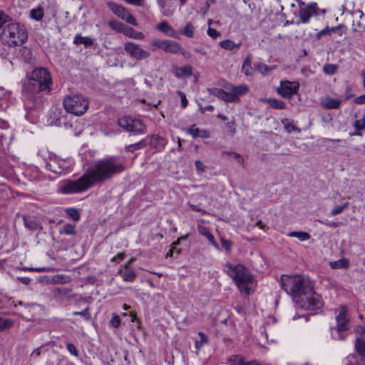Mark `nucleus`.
<instances>
[{"label":"nucleus","mask_w":365,"mask_h":365,"mask_svg":"<svg viewBox=\"0 0 365 365\" xmlns=\"http://www.w3.org/2000/svg\"><path fill=\"white\" fill-rule=\"evenodd\" d=\"M124 170L123 160L118 156L106 158L96 161L93 166L78 180H66L60 182L58 192L63 195L81 192L93 184L108 180Z\"/></svg>","instance_id":"nucleus-1"},{"label":"nucleus","mask_w":365,"mask_h":365,"mask_svg":"<svg viewBox=\"0 0 365 365\" xmlns=\"http://www.w3.org/2000/svg\"><path fill=\"white\" fill-rule=\"evenodd\" d=\"M27 76L28 82L22 87L23 100L26 109L32 110L41 106L40 93L51 91L52 79L49 71L43 67L34 68Z\"/></svg>","instance_id":"nucleus-2"},{"label":"nucleus","mask_w":365,"mask_h":365,"mask_svg":"<svg viewBox=\"0 0 365 365\" xmlns=\"http://www.w3.org/2000/svg\"><path fill=\"white\" fill-rule=\"evenodd\" d=\"M281 286L297 305L304 294L312 293L314 282L305 275H282Z\"/></svg>","instance_id":"nucleus-3"},{"label":"nucleus","mask_w":365,"mask_h":365,"mask_svg":"<svg viewBox=\"0 0 365 365\" xmlns=\"http://www.w3.org/2000/svg\"><path fill=\"white\" fill-rule=\"evenodd\" d=\"M224 271L234 280L241 292L251 294L254 287V278L245 266L227 263Z\"/></svg>","instance_id":"nucleus-4"},{"label":"nucleus","mask_w":365,"mask_h":365,"mask_svg":"<svg viewBox=\"0 0 365 365\" xmlns=\"http://www.w3.org/2000/svg\"><path fill=\"white\" fill-rule=\"evenodd\" d=\"M28 39V32L24 25L11 23L5 26L1 34V42L9 46H19Z\"/></svg>","instance_id":"nucleus-5"},{"label":"nucleus","mask_w":365,"mask_h":365,"mask_svg":"<svg viewBox=\"0 0 365 365\" xmlns=\"http://www.w3.org/2000/svg\"><path fill=\"white\" fill-rule=\"evenodd\" d=\"M63 104L67 112L76 115H81L87 110L89 102L82 95L72 94L64 98Z\"/></svg>","instance_id":"nucleus-6"},{"label":"nucleus","mask_w":365,"mask_h":365,"mask_svg":"<svg viewBox=\"0 0 365 365\" xmlns=\"http://www.w3.org/2000/svg\"><path fill=\"white\" fill-rule=\"evenodd\" d=\"M336 326L331 329V336L335 340H344L346 336L344 331L351 327L347 309L345 307L340 308L339 314L336 315Z\"/></svg>","instance_id":"nucleus-7"},{"label":"nucleus","mask_w":365,"mask_h":365,"mask_svg":"<svg viewBox=\"0 0 365 365\" xmlns=\"http://www.w3.org/2000/svg\"><path fill=\"white\" fill-rule=\"evenodd\" d=\"M299 6V19L295 22L296 25L308 24L313 16L318 15L319 7L316 2L305 3L302 0H297Z\"/></svg>","instance_id":"nucleus-8"},{"label":"nucleus","mask_w":365,"mask_h":365,"mask_svg":"<svg viewBox=\"0 0 365 365\" xmlns=\"http://www.w3.org/2000/svg\"><path fill=\"white\" fill-rule=\"evenodd\" d=\"M118 124L125 130L135 134H143L146 132V125L143 120L131 116H123L119 118Z\"/></svg>","instance_id":"nucleus-9"},{"label":"nucleus","mask_w":365,"mask_h":365,"mask_svg":"<svg viewBox=\"0 0 365 365\" xmlns=\"http://www.w3.org/2000/svg\"><path fill=\"white\" fill-rule=\"evenodd\" d=\"M227 91H223L221 100L227 103H237L240 101V96L245 95L249 91V87L245 85L234 86L230 84L225 86Z\"/></svg>","instance_id":"nucleus-10"},{"label":"nucleus","mask_w":365,"mask_h":365,"mask_svg":"<svg viewBox=\"0 0 365 365\" xmlns=\"http://www.w3.org/2000/svg\"><path fill=\"white\" fill-rule=\"evenodd\" d=\"M297 306L301 309L314 310L322 308L323 303L321 297L313 289L312 293L304 294V298L299 302Z\"/></svg>","instance_id":"nucleus-11"},{"label":"nucleus","mask_w":365,"mask_h":365,"mask_svg":"<svg viewBox=\"0 0 365 365\" xmlns=\"http://www.w3.org/2000/svg\"><path fill=\"white\" fill-rule=\"evenodd\" d=\"M108 8L119 18L125 20L127 23L137 26L138 22L133 16L128 11L127 9L121 5L117 4L114 2H108Z\"/></svg>","instance_id":"nucleus-12"},{"label":"nucleus","mask_w":365,"mask_h":365,"mask_svg":"<svg viewBox=\"0 0 365 365\" xmlns=\"http://www.w3.org/2000/svg\"><path fill=\"white\" fill-rule=\"evenodd\" d=\"M125 51L133 58L140 61L150 56V52L143 49L140 45L134 42H126L124 44Z\"/></svg>","instance_id":"nucleus-13"},{"label":"nucleus","mask_w":365,"mask_h":365,"mask_svg":"<svg viewBox=\"0 0 365 365\" xmlns=\"http://www.w3.org/2000/svg\"><path fill=\"white\" fill-rule=\"evenodd\" d=\"M299 88V84L297 82L282 81L277 91L282 97L289 99L298 92Z\"/></svg>","instance_id":"nucleus-14"},{"label":"nucleus","mask_w":365,"mask_h":365,"mask_svg":"<svg viewBox=\"0 0 365 365\" xmlns=\"http://www.w3.org/2000/svg\"><path fill=\"white\" fill-rule=\"evenodd\" d=\"M355 331V348L358 354L365 359V327L358 326Z\"/></svg>","instance_id":"nucleus-15"},{"label":"nucleus","mask_w":365,"mask_h":365,"mask_svg":"<svg viewBox=\"0 0 365 365\" xmlns=\"http://www.w3.org/2000/svg\"><path fill=\"white\" fill-rule=\"evenodd\" d=\"M46 168L56 174H62L66 171V163L57 158H50L46 162Z\"/></svg>","instance_id":"nucleus-16"},{"label":"nucleus","mask_w":365,"mask_h":365,"mask_svg":"<svg viewBox=\"0 0 365 365\" xmlns=\"http://www.w3.org/2000/svg\"><path fill=\"white\" fill-rule=\"evenodd\" d=\"M146 140V146L149 145L153 149L162 150L167 144V140L158 135H148L144 138Z\"/></svg>","instance_id":"nucleus-17"},{"label":"nucleus","mask_w":365,"mask_h":365,"mask_svg":"<svg viewBox=\"0 0 365 365\" xmlns=\"http://www.w3.org/2000/svg\"><path fill=\"white\" fill-rule=\"evenodd\" d=\"M341 103L340 98H333L329 96H327L322 98L321 104L327 109H336Z\"/></svg>","instance_id":"nucleus-18"},{"label":"nucleus","mask_w":365,"mask_h":365,"mask_svg":"<svg viewBox=\"0 0 365 365\" xmlns=\"http://www.w3.org/2000/svg\"><path fill=\"white\" fill-rule=\"evenodd\" d=\"M156 29L165 34L167 36L178 38V36L175 30L169 25L166 21H161L156 26Z\"/></svg>","instance_id":"nucleus-19"},{"label":"nucleus","mask_w":365,"mask_h":365,"mask_svg":"<svg viewBox=\"0 0 365 365\" xmlns=\"http://www.w3.org/2000/svg\"><path fill=\"white\" fill-rule=\"evenodd\" d=\"M197 230L199 233L205 237L216 250H220L219 245L217 243L214 235L210 232V230L207 227L199 225Z\"/></svg>","instance_id":"nucleus-20"},{"label":"nucleus","mask_w":365,"mask_h":365,"mask_svg":"<svg viewBox=\"0 0 365 365\" xmlns=\"http://www.w3.org/2000/svg\"><path fill=\"white\" fill-rule=\"evenodd\" d=\"M192 74V68L191 66H185L183 67H175L174 75L178 78H188Z\"/></svg>","instance_id":"nucleus-21"},{"label":"nucleus","mask_w":365,"mask_h":365,"mask_svg":"<svg viewBox=\"0 0 365 365\" xmlns=\"http://www.w3.org/2000/svg\"><path fill=\"white\" fill-rule=\"evenodd\" d=\"M254 69L252 67V56L248 54L243 61L241 71L247 76H252L254 74Z\"/></svg>","instance_id":"nucleus-22"},{"label":"nucleus","mask_w":365,"mask_h":365,"mask_svg":"<svg viewBox=\"0 0 365 365\" xmlns=\"http://www.w3.org/2000/svg\"><path fill=\"white\" fill-rule=\"evenodd\" d=\"M255 69L262 76L269 75L272 71L277 69V66H267L262 62H257L254 65Z\"/></svg>","instance_id":"nucleus-23"},{"label":"nucleus","mask_w":365,"mask_h":365,"mask_svg":"<svg viewBox=\"0 0 365 365\" xmlns=\"http://www.w3.org/2000/svg\"><path fill=\"white\" fill-rule=\"evenodd\" d=\"M163 51L170 53H178L182 50V46L176 41L166 40Z\"/></svg>","instance_id":"nucleus-24"},{"label":"nucleus","mask_w":365,"mask_h":365,"mask_svg":"<svg viewBox=\"0 0 365 365\" xmlns=\"http://www.w3.org/2000/svg\"><path fill=\"white\" fill-rule=\"evenodd\" d=\"M187 133L192 135L193 138H208L210 137V132L208 130H200L195 127V125H192L187 128Z\"/></svg>","instance_id":"nucleus-25"},{"label":"nucleus","mask_w":365,"mask_h":365,"mask_svg":"<svg viewBox=\"0 0 365 365\" xmlns=\"http://www.w3.org/2000/svg\"><path fill=\"white\" fill-rule=\"evenodd\" d=\"M220 46L221 48L227 51H237L241 46V43L239 42L236 43L232 40L226 39L220 41Z\"/></svg>","instance_id":"nucleus-26"},{"label":"nucleus","mask_w":365,"mask_h":365,"mask_svg":"<svg viewBox=\"0 0 365 365\" xmlns=\"http://www.w3.org/2000/svg\"><path fill=\"white\" fill-rule=\"evenodd\" d=\"M123 32L125 36L134 39H143L145 37L142 32L135 31L131 27L125 28Z\"/></svg>","instance_id":"nucleus-27"},{"label":"nucleus","mask_w":365,"mask_h":365,"mask_svg":"<svg viewBox=\"0 0 365 365\" xmlns=\"http://www.w3.org/2000/svg\"><path fill=\"white\" fill-rule=\"evenodd\" d=\"M146 147V140H144V138L140 140L138 143L130 144L129 145H126L124 148L125 151L134 153L137 150L143 149Z\"/></svg>","instance_id":"nucleus-28"},{"label":"nucleus","mask_w":365,"mask_h":365,"mask_svg":"<svg viewBox=\"0 0 365 365\" xmlns=\"http://www.w3.org/2000/svg\"><path fill=\"white\" fill-rule=\"evenodd\" d=\"M290 237H296L299 241H307L311 238V235L304 231H292L287 234Z\"/></svg>","instance_id":"nucleus-29"},{"label":"nucleus","mask_w":365,"mask_h":365,"mask_svg":"<svg viewBox=\"0 0 365 365\" xmlns=\"http://www.w3.org/2000/svg\"><path fill=\"white\" fill-rule=\"evenodd\" d=\"M229 361L231 365H252V361L247 362L245 361V358L241 355H233L229 359Z\"/></svg>","instance_id":"nucleus-30"},{"label":"nucleus","mask_w":365,"mask_h":365,"mask_svg":"<svg viewBox=\"0 0 365 365\" xmlns=\"http://www.w3.org/2000/svg\"><path fill=\"white\" fill-rule=\"evenodd\" d=\"M168 0H157V4L160 7V12L164 16H170L173 14V11L167 7Z\"/></svg>","instance_id":"nucleus-31"},{"label":"nucleus","mask_w":365,"mask_h":365,"mask_svg":"<svg viewBox=\"0 0 365 365\" xmlns=\"http://www.w3.org/2000/svg\"><path fill=\"white\" fill-rule=\"evenodd\" d=\"M73 42L76 44H83L86 46H90L93 45V41L88 36H82L81 35H76L74 38Z\"/></svg>","instance_id":"nucleus-32"},{"label":"nucleus","mask_w":365,"mask_h":365,"mask_svg":"<svg viewBox=\"0 0 365 365\" xmlns=\"http://www.w3.org/2000/svg\"><path fill=\"white\" fill-rule=\"evenodd\" d=\"M330 266L333 269H348L349 267V262L347 259L343 258L334 262H330Z\"/></svg>","instance_id":"nucleus-33"},{"label":"nucleus","mask_w":365,"mask_h":365,"mask_svg":"<svg viewBox=\"0 0 365 365\" xmlns=\"http://www.w3.org/2000/svg\"><path fill=\"white\" fill-rule=\"evenodd\" d=\"M282 123L284 125V130L288 133H290L293 131H297V133L300 132V129L294 125V123L287 118L283 119L282 120Z\"/></svg>","instance_id":"nucleus-34"},{"label":"nucleus","mask_w":365,"mask_h":365,"mask_svg":"<svg viewBox=\"0 0 365 365\" xmlns=\"http://www.w3.org/2000/svg\"><path fill=\"white\" fill-rule=\"evenodd\" d=\"M264 101L267 102L269 106L274 109H284L286 107V103L280 100L275 98H268Z\"/></svg>","instance_id":"nucleus-35"},{"label":"nucleus","mask_w":365,"mask_h":365,"mask_svg":"<svg viewBox=\"0 0 365 365\" xmlns=\"http://www.w3.org/2000/svg\"><path fill=\"white\" fill-rule=\"evenodd\" d=\"M44 15L43 9L41 7L34 9L31 11V17L36 21H41Z\"/></svg>","instance_id":"nucleus-36"},{"label":"nucleus","mask_w":365,"mask_h":365,"mask_svg":"<svg viewBox=\"0 0 365 365\" xmlns=\"http://www.w3.org/2000/svg\"><path fill=\"white\" fill-rule=\"evenodd\" d=\"M122 277L124 281L133 282L136 278V274L133 270L125 269V271L122 274Z\"/></svg>","instance_id":"nucleus-37"},{"label":"nucleus","mask_w":365,"mask_h":365,"mask_svg":"<svg viewBox=\"0 0 365 365\" xmlns=\"http://www.w3.org/2000/svg\"><path fill=\"white\" fill-rule=\"evenodd\" d=\"M13 325V320L0 317V331L10 328Z\"/></svg>","instance_id":"nucleus-38"},{"label":"nucleus","mask_w":365,"mask_h":365,"mask_svg":"<svg viewBox=\"0 0 365 365\" xmlns=\"http://www.w3.org/2000/svg\"><path fill=\"white\" fill-rule=\"evenodd\" d=\"M66 215L71 218L73 221L77 222L80 219V213L76 208L71 207L66 210Z\"/></svg>","instance_id":"nucleus-39"},{"label":"nucleus","mask_w":365,"mask_h":365,"mask_svg":"<svg viewBox=\"0 0 365 365\" xmlns=\"http://www.w3.org/2000/svg\"><path fill=\"white\" fill-rule=\"evenodd\" d=\"M51 282L53 284H66L70 282V278L64 275H56L52 277Z\"/></svg>","instance_id":"nucleus-40"},{"label":"nucleus","mask_w":365,"mask_h":365,"mask_svg":"<svg viewBox=\"0 0 365 365\" xmlns=\"http://www.w3.org/2000/svg\"><path fill=\"white\" fill-rule=\"evenodd\" d=\"M194 26L191 23H187L183 29L182 34L188 38H192L194 36Z\"/></svg>","instance_id":"nucleus-41"},{"label":"nucleus","mask_w":365,"mask_h":365,"mask_svg":"<svg viewBox=\"0 0 365 365\" xmlns=\"http://www.w3.org/2000/svg\"><path fill=\"white\" fill-rule=\"evenodd\" d=\"M338 66L334 64L327 63L323 67V71L328 75H334L337 71Z\"/></svg>","instance_id":"nucleus-42"},{"label":"nucleus","mask_w":365,"mask_h":365,"mask_svg":"<svg viewBox=\"0 0 365 365\" xmlns=\"http://www.w3.org/2000/svg\"><path fill=\"white\" fill-rule=\"evenodd\" d=\"M349 205V203L348 202H344L342 205L340 206H336L334 207L330 214L331 216H335L336 215H339L343 212V210L346 208H347Z\"/></svg>","instance_id":"nucleus-43"},{"label":"nucleus","mask_w":365,"mask_h":365,"mask_svg":"<svg viewBox=\"0 0 365 365\" xmlns=\"http://www.w3.org/2000/svg\"><path fill=\"white\" fill-rule=\"evenodd\" d=\"M73 315L74 316H81L84 317L86 320H89L91 318L90 313H89V307H87L83 310L81 312H73Z\"/></svg>","instance_id":"nucleus-44"},{"label":"nucleus","mask_w":365,"mask_h":365,"mask_svg":"<svg viewBox=\"0 0 365 365\" xmlns=\"http://www.w3.org/2000/svg\"><path fill=\"white\" fill-rule=\"evenodd\" d=\"M68 235H72L76 233V227L71 224H66L63 226V231Z\"/></svg>","instance_id":"nucleus-45"},{"label":"nucleus","mask_w":365,"mask_h":365,"mask_svg":"<svg viewBox=\"0 0 365 365\" xmlns=\"http://www.w3.org/2000/svg\"><path fill=\"white\" fill-rule=\"evenodd\" d=\"M166 40L165 39H153L151 41V45L155 46V48H160L163 50V48L165 47Z\"/></svg>","instance_id":"nucleus-46"},{"label":"nucleus","mask_w":365,"mask_h":365,"mask_svg":"<svg viewBox=\"0 0 365 365\" xmlns=\"http://www.w3.org/2000/svg\"><path fill=\"white\" fill-rule=\"evenodd\" d=\"M223 91V89L217 88H207V91L210 94L214 95L220 99H221Z\"/></svg>","instance_id":"nucleus-47"},{"label":"nucleus","mask_w":365,"mask_h":365,"mask_svg":"<svg viewBox=\"0 0 365 365\" xmlns=\"http://www.w3.org/2000/svg\"><path fill=\"white\" fill-rule=\"evenodd\" d=\"M354 127L358 130L365 129V115L361 119L355 121Z\"/></svg>","instance_id":"nucleus-48"},{"label":"nucleus","mask_w":365,"mask_h":365,"mask_svg":"<svg viewBox=\"0 0 365 365\" xmlns=\"http://www.w3.org/2000/svg\"><path fill=\"white\" fill-rule=\"evenodd\" d=\"M209 36H210L213 39H216L217 38L221 36V33L217 31L215 29L209 27L207 31Z\"/></svg>","instance_id":"nucleus-49"},{"label":"nucleus","mask_w":365,"mask_h":365,"mask_svg":"<svg viewBox=\"0 0 365 365\" xmlns=\"http://www.w3.org/2000/svg\"><path fill=\"white\" fill-rule=\"evenodd\" d=\"M224 154H226V155H231L232 157H233L236 160L238 161L239 163L240 164H243L244 163V158L243 157L240 155L239 153H235V152H224Z\"/></svg>","instance_id":"nucleus-50"},{"label":"nucleus","mask_w":365,"mask_h":365,"mask_svg":"<svg viewBox=\"0 0 365 365\" xmlns=\"http://www.w3.org/2000/svg\"><path fill=\"white\" fill-rule=\"evenodd\" d=\"M24 220L25 226L26 227L29 228L31 230H35L37 229V224L35 222L26 217H24Z\"/></svg>","instance_id":"nucleus-51"},{"label":"nucleus","mask_w":365,"mask_h":365,"mask_svg":"<svg viewBox=\"0 0 365 365\" xmlns=\"http://www.w3.org/2000/svg\"><path fill=\"white\" fill-rule=\"evenodd\" d=\"M10 17L4 11H0V29L7 22L10 21Z\"/></svg>","instance_id":"nucleus-52"},{"label":"nucleus","mask_w":365,"mask_h":365,"mask_svg":"<svg viewBox=\"0 0 365 365\" xmlns=\"http://www.w3.org/2000/svg\"><path fill=\"white\" fill-rule=\"evenodd\" d=\"M318 222L320 224L328 226L329 227H337L339 226V223L338 222H329L328 220H318Z\"/></svg>","instance_id":"nucleus-53"},{"label":"nucleus","mask_w":365,"mask_h":365,"mask_svg":"<svg viewBox=\"0 0 365 365\" xmlns=\"http://www.w3.org/2000/svg\"><path fill=\"white\" fill-rule=\"evenodd\" d=\"M178 95L180 97L181 99V105L183 108H186L188 105V101L186 98L185 94L182 91H178Z\"/></svg>","instance_id":"nucleus-54"},{"label":"nucleus","mask_w":365,"mask_h":365,"mask_svg":"<svg viewBox=\"0 0 365 365\" xmlns=\"http://www.w3.org/2000/svg\"><path fill=\"white\" fill-rule=\"evenodd\" d=\"M222 247L227 251L231 250L232 242L225 238H221Z\"/></svg>","instance_id":"nucleus-55"},{"label":"nucleus","mask_w":365,"mask_h":365,"mask_svg":"<svg viewBox=\"0 0 365 365\" xmlns=\"http://www.w3.org/2000/svg\"><path fill=\"white\" fill-rule=\"evenodd\" d=\"M110 324L113 327H118L120 324V319L118 315H114L110 322Z\"/></svg>","instance_id":"nucleus-56"},{"label":"nucleus","mask_w":365,"mask_h":365,"mask_svg":"<svg viewBox=\"0 0 365 365\" xmlns=\"http://www.w3.org/2000/svg\"><path fill=\"white\" fill-rule=\"evenodd\" d=\"M66 348L68 349V351L73 356H77L78 353V351L76 348V346L73 344H66Z\"/></svg>","instance_id":"nucleus-57"},{"label":"nucleus","mask_w":365,"mask_h":365,"mask_svg":"<svg viewBox=\"0 0 365 365\" xmlns=\"http://www.w3.org/2000/svg\"><path fill=\"white\" fill-rule=\"evenodd\" d=\"M195 168H196L197 170L199 173H202L205 171V165L202 161L197 160L195 162Z\"/></svg>","instance_id":"nucleus-58"},{"label":"nucleus","mask_w":365,"mask_h":365,"mask_svg":"<svg viewBox=\"0 0 365 365\" xmlns=\"http://www.w3.org/2000/svg\"><path fill=\"white\" fill-rule=\"evenodd\" d=\"M325 34H330V30H329V27H326L325 29L321 30L319 32L317 33V39H320L321 37L323 36V35H325Z\"/></svg>","instance_id":"nucleus-59"},{"label":"nucleus","mask_w":365,"mask_h":365,"mask_svg":"<svg viewBox=\"0 0 365 365\" xmlns=\"http://www.w3.org/2000/svg\"><path fill=\"white\" fill-rule=\"evenodd\" d=\"M226 126L230 130L231 135H234V133H235V121L231 120L227 122Z\"/></svg>","instance_id":"nucleus-60"},{"label":"nucleus","mask_w":365,"mask_h":365,"mask_svg":"<svg viewBox=\"0 0 365 365\" xmlns=\"http://www.w3.org/2000/svg\"><path fill=\"white\" fill-rule=\"evenodd\" d=\"M125 257V255L124 253L123 252H120V253H118L117 255L114 256L112 259H111V261L113 262H119L120 261L123 260V258Z\"/></svg>","instance_id":"nucleus-61"},{"label":"nucleus","mask_w":365,"mask_h":365,"mask_svg":"<svg viewBox=\"0 0 365 365\" xmlns=\"http://www.w3.org/2000/svg\"><path fill=\"white\" fill-rule=\"evenodd\" d=\"M128 4L135 5V6H143V0H125Z\"/></svg>","instance_id":"nucleus-62"},{"label":"nucleus","mask_w":365,"mask_h":365,"mask_svg":"<svg viewBox=\"0 0 365 365\" xmlns=\"http://www.w3.org/2000/svg\"><path fill=\"white\" fill-rule=\"evenodd\" d=\"M198 335L200 336V346H203L204 344L207 342V337L203 332L201 331L198 333Z\"/></svg>","instance_id":"nucleus-63"},{"label":"nucleus","mask_w":365,"mask_h":365,"mask_svg":"<svg viewBox=\"0 0 365 365\" xmlns=\"http://www.w3.org/2000/svg\"><path fill=\"white\" fill-rule=\"evenodd\" d=\"M354 101L357 104L365 103V94L358 96L355 98Z\"/></svg>","instance_id":"nucleus-64"}]
</instances>
